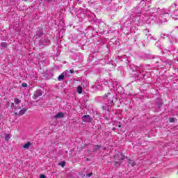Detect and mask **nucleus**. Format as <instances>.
<instances>
[{"instance_id": "1", "label": "nucleus", "mask_w": 178, "mask_h": 178, "mask_svg": "<svg viewBox=\"0 0 178 178\" xmlns=\"http://www.w3.org/2000/svg\"><path fill=\"white\" fill-rule=\"evenodd\" d=\"M103 99H104V102H106V106H104L103 108H105L106 109H107V111L112 109V100H111L112 99L111 90H110V92H108L103 97Z\"/></svg>"}, {"instance_id": "2", "label": "nucleus", "mask_w": 178, "mask_h": 178, "mask_svg": "<svg viewBox=\"0 0 178 178\" xmlns=\"http://www.w3.org/2000/svg\"><path fill=\"white\" fill-rule=\"evenodd\" d=\"M114 159L118 161L115 162V166H118V165H120V163H119V161L124 159V155H123V154L119 151H115Z\"/></svg>"}, {"instance_id": "3", "label": "nucleus", "mask_w": 178, "mask_h": 178, "mask_svg": "<svg viewBox=\"0 0 178 178\" xmlns=\"http://www.w3.org/2000/svg\"><path fill=\"white\" fill-rule=\"evenodd\" d=\"M49 44H51V39H49V37H48V35H45L44 38H42L39 40V45H40V47H42V45Z\"/></svg>"}, {"instance_id": "4", "label": "nucleus", "mask_w": 178, "mask_h": 178, "mask_svg": "<svg viewBox=\"0 0 178 178\" xmlns=\"http://www.w3.org/2000/svg\"><path fill=\"white\" fill-rule=\"evenodd\" d=\"M67 74H69V71L65 70L63 72L61 73L58 77V81H63L66 77H67Z\"/></svg>"}, {"instance_id": "5", "label": "nucleus", "mask_w": 178, "mask_h": 178, "mask_svg": "<svg viewBox=\"0 0 178 178\" xmlns=\"http://www.w3.org/2000/svg\"><path fill=\"white\" fill-rule=\"evenodd\" d=\"M168 17H169V13H164L159 17V19L160 20V22L163 23L166 22V20H168Z\"/></svg>"}, {"instance_id": "6", "label": "nucleus", "mask_w": 178, "mask_h": 178, "mask_svg": "<svg viewBox=\"0 0 178 178\" xmlns=\"http://www.w3.org/2000/svg\"><path fill=\"white\" fill-rule=\"evenodd\" d=\"M116 86L113 87V89L115 91H117L118 94H123L124 92V90L123 89V87L119 86L117 83H115Z\"/></svg>"}, {"instance_id": "7", "label": "nucleus", "mask_w": 178, "mask_h": 178, "mask_svg": "<svg viewBox=\"0 0 178 178\" xmlns=\"http://www.w3.org/2000/svg\"><path fill=\"white\" fill-rule=\"evenodd\" d=\"M42 95V91L40 89H38L35 91L33 98V99H37L38 97H41Z\"/></svg>"}, {"instance_id": "8", "label": "nucleus", "mask_w": 178, "mask_h": 178, "mask_svg": "<svg viewBox=\"0 0 178 178\" xmlns=\"http://www.w3.org/2000/svg\"><path fill=\"white\" fill-rule=\"evenodd\" d=\"M82 120L84 123H90L91 122V117L90 115H85L82 117Z\"/></svg>"}, {"instance_id": "9", "label": "nucleus", "mask_w": 178, "mask_h": 178, "mask_svg": "<svg viewBox=\"0 0 178 178\" xmlns=\"http://www.w3.org/2000/svg\"><path fill=\"white\" fill-rule=\"evenodd\" d=\"M63 118H65V113L62 112H59L56 115H54V119H63Z\"/></svg>"}, {"instance_id": "10", "label": "nucleus", "mask_w": 178, "mask_h": 178, "mask_svg": "<svg viewBox=\"0 0 178 178\" xmlns=\"http://www.w3.org/2000/svg\"><path fill=\"white\" fill-rule=\"evenodd\" d=\"M172 19L175 20H178V10H174L173 13L171 15Z\"/></svg>"}, {"instance_id": "11", "label": "nucleus", "mask_w": 178, "mask_h": 178, "mask_svg": "<svg viewBox=\"0 0 178 178\" xmlns=\"http://www.w3.org/2000/svg\"><path fill=\"white\" fill-rule=\"evenodd\" d=\"M76 92H78V94H82L83 93V87H81V86H79L76 88Z\"/></svg>"}, {"instance_id": "12", "label": "nucleus", "mask_w": 178, "mask_h": 178, "mask_svg": "<svg viewBox=\"0 0 178 178\" xmlns=\"http://www.w3.org/2000/svg\"><path fill=\"white\" fill-rule=\"evenodd\" d=\"M27 111V109L26 108H22L19 111L18 115H20L21 116L24 115L26 113V112Z\"/></svg>"}, {"instance_id": "13", "label": "nucleus", "mask_w": 178, "mask_h": 178, "mask_svg": "<svg viewBox=\"0 0 178 178\" xmlns=\"http://www.w3.org/2000/svg\"><path fill=\"white\" fill-rule=\"evenodd\" d=\"M128 163L132 167L136 166V163L133 160H129Z\"/></svg>"}, {"instance_id": "14", "label": "nucleus", "mask_w": 178, "mask_h": 178, "mask_svg": "<svg viewBox=\"0 0 178 178\" xmlns=\"http://www.w3.org/2000/svg\"><path fill=\"white\" fill-rule=\"evenodd\" d=\"M31 143L28 142L27 143L24 145L23 148L27 149V148H29V147H31Z\"/></svg>"}, {"instance_id": "15", "label": "nucleus", "mask_w": 178, "mask_h": 178, "mask_svg": "<svg viewBox=\"0 0 178 178\" xmlns=\"http://www.w3.org/2000/svg\"><path fill=\"white\" fill-rule=\"evenodd\" d=\"M101 148V145H95L93 149V152H95L96 151H98Z\"/></svg>"}, {"instance_id": "16", "label": "nucleus", "mask_w": 178, "mask_h": 178, "mask_svg": "<svg viewBox=\"0 0 178 178\" xmlns=\"http://www.w3.org/2000/svg\"><path fill=\"white\" fill-rule=\"evenodd\" d=\"M14 102H15V104H16V105H19V104H20L22 102V101H20L18 98H15L14 99Z\"/></svg>"}, {"instance_id": "17", "label": "nucleus", "mask_w": 178, "mask_h": 178, "mask_svg": "<svg viewBox=\"0 0 178 178\" xmlns=\"http://www.w3.org/2000/svg\"><path fill=\"white\" fill-rule=\"evenodd\" d=\"M58 165L60 166H61L62 168H65V166H66V162L65 161H62V162L59 163Z\"/></svg>"}, {"instance_id": "18", "label": "nucleus", "mask_w": 178, "mask_h": 178, "mask_svg": "<svg viewBox=\"0 0 178 178\" xmlns=\"http://www.w3.org/2000/svg\"><path fill=\"white\" fill-rule=\"evenodd\" d=\"M42 34H44V33H42V31H39L36 33V35H38V37H42Z\"/></svg>"}, {"instance_id": "19", "label": "nucleus", "mask_w": 178, "mask_h": 178, "mask_svg": "<svg viewBox=\"0 0 178 178\" xmlns=\"http://www.w3.org/2000/svg\"><path fill=\"white\" fill-rule=\"evenodd\" d=\"M6 141H9L10 140V134H6L5 137Z\"/></svg>"}, {"instance_id": "20", "label": "nucleus", "mask_w": 178, "mask_h": 178, "mask_svg": "<svg viewBox=\"0 0 178 178\" xmlns=\"http://www.w3.org/2000/svg\"><path fill=\"white\" fill-rule=\"evenodd\" d=\"M169 122H170V123H173V122H175V118H170L169 119Z\"/></svg>"}, {"instance_id": "21", "label": "nucleus", "mask_w": 178, "mask_h": 178, "mask_svg": "<svg viewBox=\"0 0 178 178\" xmlns=\"http://www.w3.org/2000/svg\"><path fill=\"white\" fill-rule=\"evenodd\" d=\"M27 83H22V87H24V88H26V87H27Z\"/></svg>"}, {"instance_id": "22", "label": "nucleus", "mask_w": 178, "mask_h": 178, "mask_svg": "<svg viewBox=\"0 0 178 178\" xmlns=\"http://www.w3.org/2000/svg\"><path fill=\"white\" fill-rule=\"evenodd\" d=\"M87 177H91V176H92V172H90L89 174H87Z\"/></svg>"}, {"instance_id": "23", "label": "nucleus", "mask_w": 178, "mask_h": 178, "mask_svg": "<svg viewBox=\"0 0 178 178\" xmlns=\"http://www.w3.org/2000/svg\"><path fill=\"white\" fill-rule=\"evenodd\" d=\"M1 47H6V43H5V42H2V43L1 44Z\"/></svg>"}, {"instance_id": "24", "label": "nucleus", "mask_w": 178, "mask_h": 178, "mask_svg": "<svg viewBox=\"0 0 178 178\" xmlns=\"http://www.w3.org/2000/svg\"><path fill=\"white\" fill-rule=\"evenodd\" d=\"M70 73H71V74H73V73H74V70H70Z\"/></svg>"}, {"instance_id": "25", "label": "nucleus", "mask_w": 178, "mask_h": 178, "mask_svg": "<svg viewBox=\"0 0 178 178\" xmlns=\"http://www.w3.org/2000/svg\"><path fill=\"white\" fill-rule=\"evenodd\" d=\"M15 107V103H11V108Z\"/></svg>"}, {"instance_id": "26", "label": "nucleus", "mask_w": 178, "mask_h": 178, "mask_svg": "<svg viewBox=\"0 0 178 178\" xmlns=\"http://www.w3.org/2000/svg\"><path fill=\"white\" fill-rule=\"evenodd\" d=\"M150 178H162V177H150Z\"/></svg>"}, {"instance_id": "27", "label": "nucleus", "mask_w": 178, "mask_h": 178, "mask_svg": "<svg viewBox=\"0 0 178 178\" xmlns=\"http://www.w3.org/2000/svg\"><path fill=\"white\" fill-rule=\"evenodd\" d=\"M24 2H27L29 0H24Z\"/></svg>"}, {"instance_id": "28", "label": "nucleus", "mask_w": 178, "mask_h": 178, "mask_svg": "<svg viewBox=\"0 0 178 178\" xmlns=\"http://www.w3.org/2000/svg\"><path fill=\"white\" fill-rule=\"evenodd\" d=\"M15 115H19V114H17V113H15Z\"/></svg>"}, {"instance_id": "29", "label": "nucleus", "mask_w": 178, "mask_h": 178, "mask_svg": "<svg viewBox=\"0 0 178 178\" xmlns=\"http://www.w3.org/2000/svg\"><path fill=\"white\" fill-rule=\"evenodd\" d=\"M19 109H22V107H19Z\"/></svg>"}, {"instance_id": "30", "label": "nucleus", "mask_w": 178, "mask_h": 178, "mask_svg": "<svg viewBox=\"0 0 178 178\" xmlns=\"http://www.w3.org/2000/svg\"><path fill=\"white\" fill-rule=\"evenodd\" d=\"M14 109H17V108H16V107H15V108H14Z\"/></svg>"}, {"instance_id": "31", "label": "nucleus", "mask_w": 178, "mask_h": 178, "mask_svg": "<svg viewBox=\"0 0 178 178\" xmlns=\"http://www.w3.org/2000/svg\"><path fill=\"white\" fill-rule=\"evenodd\" d=\"M110 62H112V60H110Z\"/></svg>"}, {"instance_id": "32", "label": "nucleus", "mask_w": 178, "mask_h": 178, "mask_svg": "<svg viewBox=\"0 0 178 178\" xmlns=\"http://www.w3.org/2000/svg\"><path fill=\"white\" fill-rule=\"evenodd\" d=\"M118 127H120V125H118Z\"/></svg>"}, {"instance_id": "33", "label": "nucleus", "mask_w": 178, "mask_h": 178, "mask_svg": "<svg viewBox=\"0 0 178 178\" xmlns=\"http://www.w3.org/2000/svg\"><path fill=\"white\" fill-rule=\"evenodd\" d=\"M113 130H115V128H113Z\"/></svg>"}]
</instances>
